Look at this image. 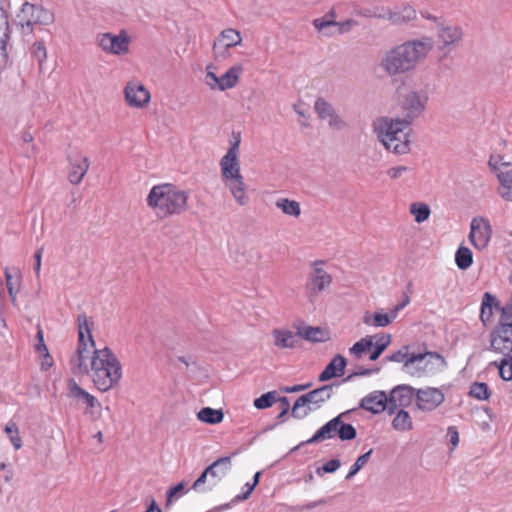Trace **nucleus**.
<instances>
[{
  "label": "nucleus",
  "mask_w": 512,
  "mask_h": 512,
  "mask_svg": "<svg viewBox=\"0 0 512 512\" xmlns=\"http://www.w3.org/2000/svg\"><path fill=\"white\" fill-rule=\"evenodd\" d=\"M339 426V417H336L329 422H327L324 426H322L312 438H310L307 443H316L326 439H331L335 435H337V430Z\"/></svg>",
  "instance_id": "nucleus-23"
},
{
  "label": "nucleus",
  "mask_w": 512,
  "mask_h": 512,
  "mask_svg": "<svg viewBox=\"0 0 512 512\" xmlns=\"http://www.w3.org/2000/svg\"><path fill=\"white\" fill-rule=\"evenodd\" d=\"M469 395L479 401H485L489 399L491 391L486 383L474 382L470 386Z\"/></svg>",
  "instance_id": "nucleus-36"
},
{
  "label": "nucleus",
  "mask_w": 512,
  "mask_h": 512,
  "mask_svg": "<svg viewBox=\"0 0 512 512\" xmlns=\"http://www.w3.org/2000/svg\"><path fill=\"white\" fill-rule=\"evenodd\" d=\"M41 256H42V249H38L34 254V258H35L34 269L36 270V272H39L40 267H41Z\"/></svg>",
  "instance_id": "nucleus-62"
},
{
  "label": "nucleus",
  "mask_w": 512,
  "mask_h": 512,
  "mask_svg": "<svg viewBox=\"0 0 512 512\" xmlns=\"http://www.w3.org/2000/svg\"><path fill=\"white\" fill-rule=\"evenodd\" d=\"M53 358L52 356L49 354L48 351L44 352L41 356V368L43 370H48L49 368H51L53 366Z\"/></svg>",
  "instance_id": "nucleus-56"
},
{
  "label": "nucleus",
  "mask_w": 512,
  "mask_h": 512,
  "mask_svg": "<svg viewBox=\"0 0 512 512\" xmlns=\"http://www.w3.org/2000/svg\"><path fill=\"white\" fill-rule=\"evenodd\" d=\"M5 432L8 435L14 449L19 450L22 447V439L20 437L17 424L15 422H9L5 427Z\"/></svg>",
  "instance_id": "nucleus-41"
},
{
  "label": "nucleus",
  "mask_w": 512,
  "mask_h": 512,
  "mask_svg": "<svg viewBox=\"0 0 512 512\" xmlns=\"http://www.w3.org/2000/svg\"><path fill=\"white\" fill-rule=\"evenodd\" d=\"M371 453L372 450L364 453L363 455L357 458L356 462L351 466L350 471L346 476L347 479L353 477L368 462Z\"/></svg>",
  "instance_id": "nucleus-48"
},
{
  "label": "nucleus",
  "mask_w": 512,
  "mask_h": 512,
  "mask_svg": "<svg viewBox=\"0 0 512 512\" xmlns=\"http://www.w3.org/2000/svg\"><path fill=\"white\" fill-rule=\"evenodd\" d=\"M276 402L275 393L268 392L254 400V406L257 409H265L271 407Z\"/></svg>",
  "instance_id": "nucleus-46"
},
{
  "label": "nucleus",
  "mask_w": 512,
  "mask_h": 512,
  "mask_svg": "<svg viewBox=\"0 0 512 512\" xmlns=\"http://www.w3.org/2000/svg\"><path fill=\"white\" fill-rule=\"evenodd\" d=\"M68 397L74 399H82L86 404L85 413L89 415L93 420H97L101 416V403L98 399L81 388L75 380L71 379L68 383Z\"/></svg>",
  "instance_id": "nucleus-12"
},
{
  "label": "nucleus",
  "mask_w": 512,
  "mask_h": 512,
  "mask_svg": "<svg viewBox=\"0 0 512 512\" xmlns=\"http://www.w3.org/2000/svg\"><path fill=\"white\" fill-rule=\"evenodd\" d=\"M373 337L366 336L357 341L350 349L349 354L352 358L359 360L363 358L372 349Z\"/></svg>",
  "instance_id": "nucleus-28"
},
{
  "label": "nucleus",
  "mask_w": 512,
  "mask_h": 512,
  "mask_svg": "<svg viewBox=\"0 0 512 512\" xmlns=\"http://www.w3.org/2000/svg\"><path fill=\"white\" fill-rule=\"evenodd\" d=\"M78 343L71 364L76 372L90 377L95 388L107 392L122 379V365L116 354L109 348H95L92 336L93 321L85 314L78 315Z\"/></svg>",
  "instance_id": "nucleus-1"
},
{
  "label": "nucleus",
  "mask_w": 512,
  "mask_h": 512,
  "mask_svg": "<svg viewBox=\"0 0 512 512\" xmlns=\"http://www.w3.org/2000/svg\"><path fill=\"white\" fill-rule=\"evenodd\" d=\"M185 492V484L183 482L171 487L167 491L166 505H170L174 500L179 499Z\"/></svg>",
  "instance_id": "nucleus-47"
},
{
  "label": "nucleus",
  "mask_w": 512,
  "mask_h": 512,
  "mask_svg": "<svg viewBox=\"0 0 512 512\" xmlns=\"http://www.w3.org/2000/svg\"><path fill=\"white\" fill-rule=\"evenodd\" d=\"M11 34L7 12L0 8V39L9 40Z\"/></svg>",
  "instance_id": "nucleus-45"
},
{
  "label": "nucleus",
  "mask_w": 512,
  "mask_h": 512,
  "mask_svg": "<svg viewBox=\"0 0 512 512\" xmlns=\"http://www.w3.org/2000/svg\"><path fill=\"white\" fill-rule=\"evenodd\" d=\"M500 182L498 194L505 200L512 202V169L497 174Z\"/></svg>",
  "instance_id": "nucleus-26"
},
{
  "label": "nucleus",
  "mask_w": 512,
  "mask_h": 512,
  "mask_svg": "<svg viewBox=\"0 0 512 512\" xmlns=\"http://www.w3.org/2000/svg\"><path fill=\"white\" fill-rule=\"evenodd\" d=\"M463 38V30L460 26L447 25L443 21L437 22L438 49L444 51L457 46Z\"/></svg>",
  "instance_id": "nucleus-13"
},
{
  "label": "nucleus",
  "mask_w": 512,
  "mask_h": 512,
  "mask_svg": "<svg viewBox=\"0 0 512 512\" xmlns=\"http://www.w3.org/2000/svg\"><path fill=\"white\" fill-rule=\"evenodd\" d=\"M388 8L384 6L361 7L356 14L365 18L386 19Z\"/></svg>",
  "instance_id": "nucleus-32"
},
{
  "label": "nucleus",
  "mask_w": 512,
  "mask_h": 512,
  "mask_svg": "<svg viewBox=\"0 0 512 512\" xmlns=\"http://www.w3.org/2000/svg\"><path fill=\"white\" fill-rule=\"evenodd\" d=\"M340 467V461L337 459H332L328 462H326L322 469L326 473H332L335 472Z\"/></svg>",
  "instance_id": "nucleus-57"
},
{
  "label": "nucleus",
  "mask_w": 512,
  "mask_h": 512,
  "mask_svg": "<svg viewBox=\"0 0 512 512\" xmlns=\"http://www.w3.org/2000/svg\"><path fill=\"white\" fill-rule=\"evenodd\" d=\"M129 43L130 38L125 30H122L118 35L103 33L97 37V44L101 49L113 55L127 54L129 52Z\"/></svg>",
  "instance_id": "nucleus-8"
},
{
  "label": "nucleus",
  "mask_w": 512,
  "mask_h": 512,
  "mask_svg": "<svg viewBox=\"0 0 512 512\" xmlns=\"http://www.w3.org/2000/svg\"><path fill=\"white\" fill-rule=\"evenodd\" d=\"M125 99L130 106L144 107L150 100V93L139 83H128L125 87Z\"/></svg>",
  "instance_id": "nucleus-17"
},
{
  "label": "nucleus",
  "mask_w": 512,
  "mask_h": 512,
  "mask_svg": "<svg viewBox=\"0 0 512 512\" xmlns=\"http://www.w3.org/2000/svg\"><path fill=\"white\" fill-rule=\"evenodd\" d=\"M336 25L337 21L328 19L327 17L316 18L313 20L314 28L319 32H323L326 36H332L334 34L333 32L327 31L326 29L335 27Z\"/></svg>",
  "instance_id": "nucleus-42"
},
{
  "label": "nucleus",
  "mask_w": 512,
  "mask_h": 512,
  "mask_svg": "<svg viewBox=\"0 0 512 512\" xmlns=\"http://www.w3.org/2000/svg\"><path fill=\"white\" fill-rule=\"evenodd\" d=\"M433 48L431 37L408 40L385 53L381 68L389 75L396 76L413 70Z\"/></svg>",
  "instance_id": "nucleus-2"
},
{
  "label": "nucleus",
  "mask_w": 512,
  "mask_h": 512,
  "mask_svg": "<svg viewBox=\"0 0 512 512\" xmlns=\"http://www.w3.org/2000/svg\"><path fill=\"white\" fill-rule=\"evenodd\" d=\"M242 71L241 65H234L228 69V71L219 77V85L218 89L220 91H225L227 89L233 88L237 85L239 80V74Z\"/></svg>",
  "instance_id": "nucleus-25"
},
{
  "label": "nucleus",
  "mask_w": 512,
  "mask_h": 512,
  "mask_svg": "<svg viewBox=\"0 0 512 512\" xmlns=\"http://www.w3.org/2000/svg\"><path fill=\"white\" fill-rule=\"evenodd\" d=\"M9 40L0 39V72L4 70L9 62L7 45Z\"/></svg>",
  "instance_id": "nucleus-49"
},
{
  "label": "nucleus",
  "mask_w": 512,
  "mask_h": 512,
  "mask_svg": "<svg viewBox=\"0 0 512 512\" xmlns=\"http://www.w3.org/2000/svg\"><path fill=\"white\" fill-rule=\"evenodd\" d=\"M432 359H435L439 363H444V358L441 355L432 352L409 354L408 352L399 351L391 356V360L403 362L407 368L415 363L423 362L424 360L430 362Z\"/></svg>",
  "instance_id": "nucleus-18"
},
{
  "label": "nucleus",
  "mask_w": 512,
  "mask_h": 512,
  "mask_svg": "<svg viewBox=\"0 0 512 512\" xmlns=\"http://www.w3.org/2000/svg\"><path fill=\"white\" fill-rule=\"evenodd\" d=\"M490 365L495 366L499 370V375L503 380H512V356L501 357L499 362L494 361Z\"/></svg>",
  "instance_id": "nucleus-34"
},
{
  "label": "nucleus",
  "mask_w": 512,
  "mask_h": 512,
  "mask_svg": "<svg viewBox=\"0 0 512 512\" xmlns=\"http://www.w3.org/2000/svg\"><path fill=\"white\" fill-rule=\"evenodd\" d=\"M392 427L399 432L410 431L413 428V422L410 414L401 409L392 420Z\"/></svg>",
  "instance_id": "nucleus-29"
},
{
  "label": "nucleus",
  "mask_w": 512,
  "mask_h": 512,
  "mask_svg": "<svg viewBox=\"0 0 512 512\" xmlns=\"http://www.w3.org/2000/svg\"><path fill=\"white\" fill-rule=\"evenodd\" d=\"M386 19L390 20L394 24L406 23V18L401 15V12H392L390 9L387 10Z\"/></svg>",
  "instance_id": "nucleus-53"
},
{
  "label": "nucleus",
  "mask_w": 512,
  "mask_h": 512,
  "mask_svg": "<svg viewBox=\"0 0 512 512\" xmlns=\"http://www.w3.org/2000/svg\"><path fill=\"white\" fill-rule=\"evenodd\" d=\"M400 12H401V15H403L404 18H406V21H408V22L413 20L416 17L415 9L408 5L404 6Z\"/></svg>",
  "instance_id": "nucleus-58"
},
{
  "label": "nucleus",
  "mask_w": 512,
  "mask_h": 512,
  "mask_svg": "<svg viewBox=\"0 0 512 512\" xmlns=\"http://www.w3.org/2000/svg\"><path fill=\"white\" fill-rule=\"evenodd\" d=\"M383 352H384V350H382L381 347H377V345L373 343L372 349L368 352L369 359L371 361H375L380 357V355Z\"/></svg>",
  "instance_id": "nucleus-59"
},
{
  "label": "nucleus",
  "mask_w": 512,
  "mask_h": 512,
  "mask_svg": "<svg viewBox=\"0 0 512 512\" xmlns=\"http://www.w3.org/2000/svg\"><path fill=\"white\" fill-rule=\"evenodd\" d=\"M492 237V227L485 217H474L470 223L469 241L478 250L487 247Z\"/></svg>",
  "instance_id": "nucleus-10"
},
{
  "label": "nucleus",
  "mask_w": 512,
  "mask_h": 512,
  "mask_svg": "<svg viewBox=\"0 0 512 512\" xmlns=\"http://www.w3.org/2000/svg\"><path fill=\"white\" fill-rule=\"evenodd\" d=\"M416 388L409 385H399L394 388L389 397V404L393 408H406L415 403Z\"/></svg>",
  "instance_id": "nucleus-16"
},
{
  "label": "nucleus",
  "mask_w": 512,
  "mask_h": 512,
  "mask_svg": "<svg viewBox=\"0 0 512 512\" xmlns=\"http://www.w3.org/2000/svg\"><path fill=\"white\" fill-rule=\"evenodd\" d=\"M297 334L301 338L313 343L327 342L331 339V332L324 327L299 326L297 327Z\"/></svg>",
  "instance_id": "nucleus-20"
},
{
  "label": "nucleus",
  "mask_w": 512,
  "mask_h": 512,
  "mask_svg": "<svg viewBox=\"0 0 512 512\" xmlns=\"http://www.w3.org/2000/svg\"><path fill=\"white\" fill-rule=\"evenodd\" d=\"M6 288H19L21 285L22 274L17 267H6L5 271Z\"/></svg>",
  "instance_id": "nucleus-38"
},
{
  "label": "nucleus",
  "mask_w": 512,
  "mask_h": 512,
  "mask_svg": "<svg viewBox=\"0 0 512 512\" xmlns=\"http://www.w3.org/2000/svg\"><path fill=\"white\" fill-rule=\"evenodd\" d=\"M346 364V359L342 355H335L319 375V380L328 381L334 377L343 375Z\"/></svg>",
  "instance_id": "nucleus-22"
},
{
  "label": "nucleus",
  "mask_w": 512,
  "mask_h": 512,
  "mask_svg": "<svg viewBox=\"0 0 512 512\" xmlns=\"http://www.w3.org/2000/svg\"><path fill=\"white\" fill-rule=\"evenodd\" d=\"M231 470V458L222 457L209 465L198 479L193 483L192 488L195 491L200 490V487L206 482L207 478H211L212 485L219 483Z\"/></svg>",
  "instance_id": "nucleus-7"
},
{
  "label": "nucleus",
  "mask_w": 512,
  "mask_h": 512,
  "mask_svg": "<svg viewBox=\"0 0 512 512\" xmlns=\"http://www.w3.org/2000/svg\"><path fill=\"white\" fill-rule=\"evenodd\" d=\"M409 303V297L406 296L401 304L396 305L389 313H384L383 310L376 311L373 315L366 314L364 323L374 327H385L389 325L398 315V312Z\"/></svg>",
  "instance_id": "nucleus-15"
},
{
  "label": "nucleus",
  "mask_w": 512,
  "mask_h": 512,
  "mask_svg": "<svg viewBox=\"0 0 512 512\" xmlns=\"http://www.w3.org/2000/svg\"><path fill=\"white\" fill-rule=\"evenodd\" d=\"M448 434L450 435V440H451L452 445L454 447L457 446V444L459 442V435H458L457 430L454 427H449Z\"/></svg>",
  "instance_id": "nucleus-61"
},
{
  "label": "nucleus",
  "mask_w": 512,
  "mask_h": 512,
  "mask_svg": "<svg viewBox=\"0 0 512 512\" xmlns=\"http://www.w3.org/2000/svg\"><path fill=\"white\" fill-rule=\"evenodd\" d=\"M314 109L318 117L322 120L332 116V113L335 111L333 106L322 97L316 99Z\"/></svg>",
  "instance_id": "nucleus-39"
},
{
  "label": "nucleus",
  "mask_w": 512,
  "mask_h": 512,
  "mask_svg": "<svg viewBox=\"0 0 512 512\" xmlns=\"http://www.w3.org/2000/svg\"><path fill=\"white\" fill-rule=\"evenodd\" d=\"M30 51H31L32 56L38 61L39 66L41 67L43 62H44V60L47 57V51H46L44 42L43 41H36L32 45Z\"/></svg>",
  "instance_id": "nucleus-44"
},
{
  "label": "nucleus",
  "mask_w": 512,
  "mask_h": 512,
  "mask_svg": "<svg viewBox=\"0 0 512 512\" xmlns=\"http://www.w3.org/2000/svg\"><path fill=\"white\" fill-rule=\"evenodd\" d=\"M205 82L211 89H218L219 77L212 71H207Z\"/></svg>",
  "instance_id": "nucleus-54"
},
{
  "label": "nucleus",
  "mask_w": 512,
  "mask_h": 512,
  "mask_svg": "<svg viewBox=\"0 0 512 512\" xmlns=\"http://www.w3.org/2000/svg\"><path fill=\"white\" fill-rule=\"evenodd\" d=\"M357 25H358V22L356 20L347 19L343 22H337V25L335 27H337L338 34H344V33L350 32L352 30V28Z\"/></svg>",
  "instance_id": "nucleus-50"
},
{
  "label": "nucleus",
  "mask_w": 512,
  "mask_h": 512,
  "mask_svg": "<svg viewBox=\"0 0 512 512\" xmlns=\"http://www.w3.org/2000/svg\"><path fill=\"white\" fill-rule=\"evenodd\" d=\"M324 261L316 260L313 262V271L310 273L309 282L312 288H326L332 283V275L328 273L320 265H323Z\"/></svg>",
  "instance_id": "nucleus-21"
},
{
  "label": "nucleus",
  "mask_w": 512,
  "mask_h": 512,
  "mask_svg": "<svg viewBox=\"0 0 512 512\" xmlns=\"http://www.w3.org/2000/svg\"><path fill=\"white\" fill-rule=\"evenodd\" d=\"M383 352H384V350H382L381 347H377V345L373 343L372 349L368 352L369 359L371 361H375L380 357V355Z\"/></svg>",
  "instance_id": "nucleus-60"
},
{
  "label": "nucleus",
  "mask_w": 512,
  "mask_h": 512,
  "mask_svg": "<svg viewBox=\"0 0 512 512\" xmlns=\"http://www.w3.org/2000/svg\"><path fill=\"white\" fill-rule=\"evenodd\" d=\"M308 401L304 395L300 396L292 407V416L298 419L304 418L308 415L310 408Z\"/></svg>",
  "instance_id": "nucleus-40"
},
{
  "label": "nucleus",
  "mask_w": 512,
  "mask_h": 512,
  "mask_svg": "<svg viewBox=\"0 0 512 512\" xmlns=\"http://www.w3.org/2000/svg\"><path fill=\"white\" fill-rule=\"evenodd\" d=\"M145 512H162V510L157 506L156 502L153 500Z\"/></svg>",
  "instance_id": "nucleus-64"
},
{
  "label": "nucleus",
  "mask_w": 512,
  "mask_h": 512,
  "mask_svg": "<svg viewBox=\"0 0 512 512\" xmlns=\"http://www.w3.org/2000/svg\"><path fill=\"white\" fill-rule=\"evenodd\" d=\"M220 41H224V47L228 49L240 45L242 37L239 31L227 28L220 33Z\"/></svg>",
  "instance_id": "nucleus-35"
},
{
  "label": "nucleus",
  "mask_w": 512,
  "mask_h": 512,
  "mask_svg": "<svg viewBox=\"0 0 512 512\" xmlns=\"http://www.w3.org/2000/svg\"><path fill=\"white\" fill-rule=\"evenodd\" d=\"M196 416L200 422L210 425L219 424L224 419L222 409H213L211 407L202 408Z\"/></svg>",
  "instance_id": "nucleus-27"
},
{
  "label": "nucleus",
  "mask_w": 512,
  "mask_h": 512,
  "mask_svg": "<svg viewBox=\"0 0 512 512\" xmlns=\"http://www.w3.org/2000/svg\"><path fill=\"white\" fill-rule=\"evenodd\" d=\"M337 435L341 440H352L356 437V430L351 424L344 423L339 419Z\"/></svg>",
  "instance_id": "nucleus-43"
},
{
  "label": "nucleus",
  "mask_w": 512,
  "mask_h": 512,
  "mask_svg": "<svg viewBox=\"0 0 512 512\" xmlns=\"http://www.w3.org/2000/svg\"><path fill=\"white\" fill-rule=\"evenodd\" d=\"M428 101L427 95H420L417 91H410L407 93L402 102V109L405 115L399 118L404 125H411L425 110Z\"/></svg>",
  "instance_id": "nucleus-9"
},
{
  "label": "nucleus",
  "mask_w": 512,
  "mask_h": 512,
  "mask_svg": "<svg viewBox=\"0 0 512 512\" xmlns=\"http://www.w3.org/2000/svg\"><path fill=\"white\" fill-rule=\"evenodd\" d=\"M19 24L24 36L33 33L34 25H49L54 21L51 11L41 5L25 2L18 14Z\"/></svg>",
  "instance_id": "nucleus-6"
},
{
  "label": "nucleus",
  "mask_w": 512,
  "mask_h": 512,
  "mask_svg": "<svg viewBox=\"0 0 512 512\" xmlns=\"http://www.w3.org/2000/svg\"><path fill=\"white\" fill-rule=\"evenodd\" d=\"M455 262L459 269L466 270L473 263L472 251L465 246H460L455 253Z\"/></svg>",
  "instance_id": "nucleus-30"
},
{
  "label": "nucleus",
  "mask_w": 512,
  "mask_h": 512,
  "mask_svg": "<svg viewBox=\"0 0 512 512\" xmlns=\"http://www.w3.org/2000/svg\"><path fill=\"white\" fill-rule=\"evenodd\" d=\"M374 344L377 347H381L382 350H385L391 342V336L389 334H382L380 336H373Z\"/></svg>",
  "instance_id": "nucleus-52"
},
{
  "label": "nucleus",
  "mask_w": 512,
  "mask_h": 512,
  "mask_svg": "<svg viewBox=\"0 0 512 512\" xmlns=\"http://www.w3.org/2000/svg\"><path fill=\"white\" fill-rule=\"evenodd\" d=\"M259 477H260V472H257L254 476V481L253 483L251 484L250 488L246 491V494L244 496V498H246L252 491L253 489L255 488V486L258 484L259 482Z\"/></svg>",
  "instance_id": "nucleus-63"
},
{
  "label": "nucleus",
  "mask_w": 512,
  "mask_h": 512,
  "mask_svg": "<svg viewBox=\"0 0 512 512\" xmlns=\"http://www.w3.org/2000/svg\"><path fill=\"white\" fill-rule=\"evenodd\" d=\"M232 136L234 141L220 160L221 177L232 193L235 201L239 205L244 206L248 203V197L246 195V186L240 172V162L238 159L240 133L233 132Z\"/></svg>",
  "instance_id": "nucleus-4"
},
{
  "label": "nucleus",
  "mask_w": 512,
  "mask_h": 512,
  "mask_svg": "<svg viewBox=\"0 0 512 512\" xmlns=\"http://www.w3.org/2000/svg\"><path fill=\"white\" fill-rule=\"evenodd\" d=\"M274 345L278 348H293L296 344L295 334L285 329H274L272 331Z\"/></svg>",
  "instance_id": "nucleus-24"
},
{
  "label": "nucleus",
  "mask_w": 512,
  "mask_h": 512,
  "mask_svg": "<svg viewBox=\"0 0 512 512\" xmlns=\"http://www.w3.org/2000/svg\"><path fill=\"white\" fill-rule=\"evenodd\" d=\"M189 193L172 184L155 185L147 196V205L159 219L180 215L188 208Z\"/></svg>",
  "instance_id": "nucleus-3"
},
{
  "label": "nucleus",
  "mask_w": 512,
  "mask_h": 512,
  "mask_svg": "<svg viewBox=\"0 0 512 512\" xmlns=\"http://www.w3.org/2000/svg\"><path fill=\"white\" fill-rule=\"evenodd\" d=\"M409 168L407 166H397V167H392L390 168L388 171H387V174L392 178V179H397L399 177H401V175L408 171Z\"/></svg>",
  "instance_id": "nucleus-55"
},
{
  "label": "nucleus",
  "mask_w": 512,
  "mask_h": 512,
  "mask_svg": "<svg viewBox=\"0 0 512 512\" xmlns=\"http://www.w3.org/2000/svg\"><path fill=\"white\" fill-rule=\"evenodd\" d=\"M430 208L425 203L415 202L410 205V213L415 217L417 223L426 221L430 216Z\"/></svg>",
  "instance_id": "nucleus-37"
},
{
  "label": "nucleus",
  "mask_w": 512,
  "mask_h": 512,
  "mask_svg": "<svg viewBox=\"0 0 512 512\" xmlns=\"http://www.w3.org/2000/svg\"><path fill=\"white\" fill-rule=\"evenodd\" d=\"M276 207L281 209L284 214L289 216L299 217L301 214L299 202L290 200L288 198L277 200Z\"/></svg>",
  "instance_id": "nucleus-31"
},
{
  "label": "nucleus",
  "mask_w": 512,
  "mask_h": 512,
  "mask_svg": "<svg viewBox=\"0 0 512 512\" xmlns=\"http://www.w3.org/2000/svg\"><path fill=\"white\" fill-rule=\"evenodd\" d=\"M67 161L69 182L73 185L80 184L90 167L89 158L80 153H74L67 156Z\"/></svg>",
  "instance_id": "nucleus-14"
},
{
  "label": "nucleus",
  "mask_w": 512,
  "mask_h": 512,
  "mask_svg": "<svg viewBox=\"0 0 512 512\" xmlns=\"http://www.w3.org/2000/svg\"><path fill=\"white\" fill-rule=\"evenodd\" d=\"M327 119H329V126L333 129L341 130L347 126L346 122L337 115L336 111H334L332 116H329Z\"/></svg>",
  "instance_id": "nucleus-51"
},
{
  "label": "nucleus",
  "mask_w": 512,
  "mask_h": 512,
  "mask_svg": "<svg viewBox=\"0 0 512 512\" xmlns=\"http://www.w3.org/2000/svg\"><path fill=\"white\" fill-rule=\"evenodd\" d=\"M389 403V398L384 392L375 391L361 400L360 406L374 414L383 412Z\"/></svg>",
  "instance_id": "nucleus-19"
},
{
  "label": "nucleus",
  "mask_w": 512,
  "mask_h": 512,
  "mask_svg": "<svg viewBox=\"0 0 512 512\" xmlns=\"http://www.w3.org/2000/svg\"><path fill=\"white\" fill-rule=\"evenodd\" d=\"M410 125H404L398 118H383L375 128L377 137L387 150L395 154H406L410 151Z\"/></svg>",
  "instance_id": "nucleus-5"
},
{
  "label": "nucleus",
  "mask_w": 512,
  "mask_h": 512,
  "mask_svg": "<svg viewBox=\"0 0 512 512\" xmlns=\"http://www.w3.org/2000/svg\"><path fill=\"white\" fill-rule=\"evenodd\" d=\"M309 404H320L328 400L331 396V388L323 386L304 395Z\"/></svg>",
  "instance_id": "nucleus-33"
},
{
  "label": "nucleus",
  "mask_w": 512,
  "mask_h": 512,
  "mask_svg": "<svg viewBox=\"0 0 512 512\" xmlns=\"http://www.w3.org/2000/svg\"><path fill=\"white\" fill-rule=\"evenodd\" d=\"M445 400L443 391L436 387L416 389L415 407L422 412H432Z\"/></svg>",
  "instance_id": "nucleus-11"
}]
</instances>
